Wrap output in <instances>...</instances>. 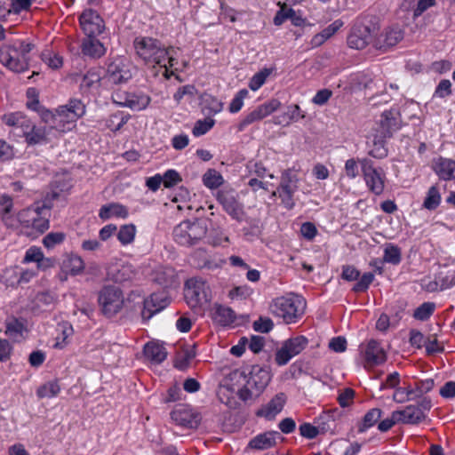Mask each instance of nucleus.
Wrapping results in <instances>:
<instances>
[{"mask_svg":"<svg viewBox=\"0 0 455 455\" xmlns=\"http://www.w3.org/2000/svg\"><path fill=\"white\" fill-rule=\"evenodd\" d=\"M40 58L49 68L57 69L62 66V58L58 54L52 53L50 50H44L41 52Z\"/></svg>","mask_w":455,"mask_h":455,"instance_id":"603ef678","label":"nucleus"},{"mask_svg":"<svg viewBox=\"0 0 455 455\" xmlns=\"http://www.w3.org/2000/svg\"><path fill=\"white\" fill-rule=\"evenodd\" d=\"M441 204V194L437 186H432L428 188L427 196L423 202V207L429 211L435 210Z\"/></svg>","mask_w":455,"mask_h":455,"instance_id":"ea45409f","label":"nucleus"},{"mask_svg":"<svg viewBox=\"0 0 455 455\" xmlns=\"http://www.w3.org/2000/svg\"><path fill=\"white\" fill-rule=\"evenodd\" d=\"M403 38V31L398 26L385 28L374 38L373 46L381 51H387L397 44Z\"/></svg>","mask_w":455,"mask_h":455,"instance_id":"412c9836","label":"nucleus"},{"mask_svg":"<svg viewBox=\"0 0 455 455\" xmlns=\"http://www.w3.org/2000/svg\"><path fill=\"white\" fill-rule=\"evenodd\" d=\"M80 26L86 36H98L105 29V23L100 14L92 9L85 10L79 17Z\"/></svg>","mask_w":455,"mask_h":455,"instance_id":"6ab92c4d","label":"nucleus"},{"mask_svg":"<svg viewBox=\"0 0 455 455\" xmlns=\"http://www.w3.org/2000/svg\"><path fill=\"white\" fill-rule=\"evenodd\" d=\"M60 391V387L57 381H49L43 386L39 387L36 390V395L39 398H52Z\"/></svg>","mask_w":455,"mask_h":455,"instance_id":"37998d69","label":"nucleus"},{"mask_svg":"<svg viewBox=\"0 0 455 455\" xmlns=\"http://www.w3.org/2000/svg\"><path fill=\"white\" fill-rule=\"evenodd\" d=\"M50 209L51 205L46 202L34 204L20 212L19 220L37 234H43L49 228Z\"/></svg>","mask_w":455,"mask_h":455,"instance_id":"0eeeda50","label":"nucleus"},{"mask_svg":"<svg viewBox=\"0 0 455 455\" xmlns=\"http://www.w3.org/2000/svg\"><path fill=\"white\" fill-rule=\"evenodd\" d=\"M170 304V298L165 291L154 292L144 299L141 317L148 321Z\"/></svg>","mask_w":455,"mask_h":455,"instance_id":"aec40b11","label":"nucleus"},{"mask_svg":"<svg viewBox=\"0 0 455 455\" xmlns=\"http://www.w3.org/2000/svg\"><path fill=\"white\" fill-rule=\"evenodd\" d=\"M382 413L383 411L379 408H372L369 410L357 425L358 432L364 433L370 427H373L379 421Z\"/></svg>","mask_w":455,"mask_h":455,"instance_id":"c9c22d12","label":"nucleus"},{"mask_svg":"<svg viewBox=\"0 0 455 455\" xmlns=\"http://www.w3.org/2000/svg\"><path fill=\"white\" fill-rule=\"evenodd\" d=\"M136 275L135 269L131 264H116L107 270V276L115 283L131 281Z\"/></svg>","mask_w":455,"mask_h":455,"instance_id":"bb28decb","label":"nucleus"},{"mask_svg":"<svg viewBox=\"0 0 455 455\" xmlns=\"http://www.w3.org/2000/svg\"><path fill=\"white\" fill-rule=\"evenodd\" d=\"M172 419L179 426L186 428H197L201 422V415L188 405L179 404L171 412Z\"/></svg>","mask_w":455,"mask_h":455,"instance_id":"a211bd4d","label":"nucleus"},{"mask_svg":"<svg viewBox=\"0 0 455 455\" xmlns=\"http://www.w3.org/2000/svg\"><path fill=\"white\" fill-rule=\"evenodd\" d=\"M270 71L267 68L256 73L249 82V87L252 91L259 90L266 82Z\"/></svg>","mask_w":455,"mask_h":455,"instance_id":"13d9d810","label":"nucleus"},{"mask_svg":"<svg viewBox=\"0 0 455 455\" xmlns=\"http://www.w3.org/2000/svg\"><path fill=\"white\" fill-rule=\"evenodd\" d=\"M235 312L228 307L218 305L215 307L212 313V320L221 325L228 326L235 322Z\"/></svg>","mask_w":455,"mask_h":455,"instance_id":"72a5a7b5","label":"nucleus"},{"mask_svg":"<svg viewBox=\"0 0 455 455\" xmlns=\"http://www.w3.org/2000/svg\"><path fill=\"white\" fill-rule=\"evenodd\" d=\"M432 402L428 397H423L417 404L407 405L403 410L395 411L401 423L408 425H418L427 418V412L430 411Z\"/></svg>","mask_w":455,"mask_h":455,"instance_id":"9d476101","label":"nucleus"},{"mask_svg":"<svg viewBox=\"0 0 455 455\" xmlns=\"http://www.w3.org/2000/svg\"><path fill=\"white\" fill-rule=\"evenodd\" d=\"M435 308L434 302H424L415 309L413 317L417 320L426 321L433 315Z\"/></svg>","mask_w":455,"mask_h":455,"instance_id":"8fccbe9b","label":"nucleus"},{"mask_svg":"<svg viewBox=\"0 0 455 455\" xmlns=\"http://www.w3.org/2000/svg\"><path fill=\"white\" fill-rule=\"evenodd\" d=\"M307 344L308 339L305 336L300 335L288 339L275 352V361L276 364L279 366L287 364L292 357L304 350Z\"/></svg>","mask_w":455,"mask_h":455,"instance_id":"4468645a","label":"nucleus"},{"mask_svg":"<svg viewBox=\"0 0 455 455\" xmlns=\"http://www.w3.org/2000/svg\"><path fill=\"white\" fill-rule=\"evenodd\" d=\"M62 268L72 275H77L84 271V262L80 256L70 254L63 260Z\"/></svg>","mask_w":455,"mask_h":455,"instance_id":"4c0bfd02","label":"nucleus"},{"mask_svg":"<svg viewBox=\"0 0 455 455\" xmlns=\"http://www.w3.org/2000/svg\"><path fill=\"white\" fill-rule=\"evenodd\" d=\"M298 176L290 169L283 172L280 184L273 196L278 195L282 204L287 210H291L294 205L293 196L298 189Z\"/></svg>","mask_w":455,"mask_h":455,"instance_id":"9b49d317","label":"nucleus"},{"mask_svg":"<svg viewBox=\"0 0 455 455\" xmlns=\"http://www.w3.org/2000/svg\"><path fill=\"white\" fill-rule=\"evenodd\" d=\"M151 99L144 93H130L125 96L124 101L121 102L122 107H126L132 110L140 111L145 109L150 103Z\"/></svg>","mask_w":455,"mask_h":455,"instance_id":"2f4dec72","label":"nucleus"},{"mask_svg":"<svg viewBox=\"0 0 455 455\" xmlns=\"http://www.w3.org/2000/svg\"><path fill=\"white\" fill-rule=\"evenodd\" d=\"M144 355L155 364L163 363L167 357L166 348L159 342H148L144 347Z\"/></svg>","mask_w":455,"mask_h":455,"instance_id":"c756f323","label":"nucleus"},{"mask_svg":"<svg viewBox=\"0 0 455 455\" xmlns=\"http://www.w3.org/2000/svg\"><path fill=\"white\" fill-rule=\"evenodd\" d=\"M280 434L277 431H268L263 434L257 435L250 442L248 446L251 449L263 451L270 449L276 444V437Z\"/></svg>","mask_w":455,"mask_h":455,"instance_id":"cd10ccee","label":"nucleus"},{"mask_svg":"<svg viewBox=\"0 0 455 455\" xmlns=\"http://www.w3.org/2000/svg\"><path fill=\"white\" fill-rule=\"evenodd\" d=\"M132 76L130 63L126 60L117 57L108 64L106 74L103 76V82L106 85H118L126 84Z\"/></svg>","mask_w":455,"mask_h":455,"instance_id":"1a4fd4ad","label":"nucleus"},{"mask_svg":"<svg viewBox=\"0 0 455 455\" xmlns=\"http://www.w3.org/2000/svg\"><path fill=\"white\" fill-rule=\"evenodd\" d=\"M185 299L191 307H196L210 300V288L201 278H190L185 283Z\"/></svg>","mask_w":455,"mask_h":455,"instance_id":"f8f14e48","label":"nucleus"},{"mask_svg":"<svg viewBox=\"0 0 455 455\" xmlns=\"http://www.w3.org/2000/svg\"><path fill=\"white\" fill-rule=\"evenodd\" d=\"M130 116L116 112L106 119V126L112 132L119 131L129 120Z\"/></svg>","mask_w":455,"mask_h":455,"instance_id":"a19ab883","label":"nucleus"},{"mask_svg":"<svg viewBox=\"0 0 455 455\" xmlns=\"http://www.w3.org/2000/svg\"><path fill=\"white\" fill-rule=\"evenodd\" d=\"M215 124V120L212 117H206L203 120H198L195 124V126L192 130V133L194 136L198 137L205 134L208 131H210L213 125Z\"/></svg>","mask_w":455,"mask_h":455,"instance_id":"864d4df0","label":"nucleus"},{"mask_svg":"<svg viewBox=\"0 0 455 455\" xmlns=\"http://www.w3.org/2000/svg\"><path fill=\"white\" fill-rule=\"evenodd\" d=\"M400 384V375L397 371L390 373L386 380L380 384L379 389L383 390L385 388H395L399 387Z\"/></svg>","mask_w":455,"mask_h":455,"instance_id":"338daca9","label":"nucleus"},{"mask_svg":"<svg viewBox=\"0 0 455 455\" xmlns=\"http://www.w3.org/2000/svg\"><path fill=\"white\" fill-rule=\"evenodd\" d=\"M196 357L194 347L186 348L180 353L174 362L175 368L184 371L189 364L190 361Z\"/></svg>","mask_w":455,"mask_h":455,"instance_id":"c03bdc74","label":"nucleus"},{"mask_svg":"<svg viewBox=\"0 0 455 455\" xmlns=\"http://www.w3.org/2000/svg\"><path fill=\"white\" fill-rule=\"evenodd\" d=\"M202 109L207 115L213 116L222 111L223 103L211 94H204L202 97Z\"/></svg>","mask_w":455,"mask_h":455,"instance_id":"58836bf2","label":"nucleus"},{"mask_svg":"<svg viewBox=\"0 0 455 455\" xmlns=\"http://www.w3.org/2000/svg\"><path fill=\"white\" fill-rule=\"evenodd\" d=\"M359 163L369 190L376 196L381 195L385 188L386 179L383 170L375 168L373 163L368 158H363Z\"/></svg>","mask_w":455,"mask_h":455,"instance_id":"ddd939ff","label":"nucleus"},{"mask_svg":"<svg viewBox=\"0 0 455 455\" xmlns=\"http://www.w3.org/2000/svg\"><path fill=\"white\" fill-rule=\"evenodd\" d=\"M127 216V208L118 203L104 204L99 212V217L103 220H108L112 217L125 219Z\"/></svg>","mask_w":455,"mask_h":455,"instance_id":"473e14b6","label":"nucleus"},{"mask_svg":"<svg viewBox=\"0 0 455 455\" xmlns=\"http://www.w3.org/2000/svg\"><path fill=\"white\" fill-rule=\"evenodd\" d=\"M101 313L107 317L118 314L124 304L123 291L115 285H105L98 295Z\"/></svg>","mask_w":455,"mask_h":455,"instance_id":"6e6552de","label":"nucleus"},{"mask_svg":"<svg viewBox=\"0 0 455 455\" xmlns=\"http://www.w3.org/2000/svg\"><path fill=\"white\" fill-rule=\"evenodd\" d=\"M102 84H105L100 68H93L89 69L87 73L83 76L80 88L83 91H90L99 88Z\"/></svg>","mask_w":455,"mask_h":455,"instance_id":"7c9ffc66","label":"nucleus"},{"mask_svg":"<svg viewBox=\"0 0 455 455\" xmlns=\"http://www.w3.org/2000/svg\"><path fill=\"white\" fill-rule=\"evenodd\" d=\"M305 307L306 302L302 297L294 294L276 298L269 307L272 315L287 324L296 323L303 315Z\"/></svg>","mask_w":455,"mask_h":455,"instance_id":"20e7f679","label":"nucleus"},{"mask_svg":"<svg viewBox=\"0 0 455 455\" xmlns=\"http://www.w3.org/2000/svg\"><path fill=\"white\" fill-rule=\"evenodd\" d=\"M274 328L273 321L268 317H259L253 323V329L261 333H267Z\"/></svg>","mask_w":455,"mask_h":455,"instance_id":"680f3d73","label":"nucleus"},{"mask_svg":"<svg viewBox=\"0 0 455 455\" xmlns=\"http://www.w3.org/2000/svg\"><path fill=\"white\" fill-rule=\"evenodd\" d=\"M217 200L224 211L234 220L241 222L244 220L243 205L239 201L238 194L233 189H221L217 194Z\"/></svg>","mask_w":455,"mask_h":455,"instance_id":"2eb2a0df","label":"nucleus"},{"mask_svg":"<svg viewBox=\"0 0 455 455\" xmlns=\"http://www.w3.org/2000/svg\"><path fill=\"white\" fill-rule=\"evenodd\" d=\"M317 427L320 433L331 432L335 427V421L329 412L322 413L316 419Z\"/></svg>","mask_w":455,"mask_h":455,"instance_id":"09e8293b","label":"nucleus"},{"mask_svg":"<svg viewBox=\"0 0 455 455\" xmlns=\"http://www.w3.org/2000/svg\"><path fill=\"white\" fill-rule=\"evenodd\" d=\"M373 31L371 27L356 21L347 36V45L352 49L362 50L369 44H373Z\"/></svg>","mask_w":455,"mask_h":455,"instance_id":"f3484780","label":"nucleus"},{"mask_svg":"<svg viewBox=\"0 0 455 455\" xmlns=\"http://www.w3.org/2000/svg\"><path fill=\"white\" fill-rule=\"evenodd\" d=\"M207 233L204 221L185 220L177 225L172 231L174 241L182 246H193L202 240Z\"/></svg>","mask_w":455,"mask_h":455,"instance_id":"423d86ee","label":"nucleus"},{"mask_svg":"<svg viewBox=\"0 0 455 455\" xmlns=\"http://www.w3.org/2000/svg\"><path fill=\"white\" fill-rule=\"evenodd\" d=\"M401 128L400 113L395 109L384 111L379 120V130L377 132L387 138Z\"/></svg>","mask_w":455,"mask_h":455,"instance_id":"5701e85b","label":"nucleus"},{"mask_svg":"<svg viewBox=\"0 0 455 455\" xmlns=\"http://www.w3.org/2000/svg\"><path fill=\"white\" fill-rule=\"evenodd\" d=\"M363 353L366 364L371 367L382 364L387 360L383 347L376 339L369 340Z\"/></svg>","mask_w":455,"mask_h":455,"instance_id":"b1692460","label":"nucleus"},{"mask_svg":"<svg viewBox=\"0 0 455 455\" xmlns=\"http://www.w3.org/2000/svg\"><path fill=\"white\" fill-rule=\"evenodd\" d=\"M374 280V275L371 272L364 273L357 283L354 285L353 291L355 292H363L366 291L370 286V284Z\"/></svg>","mask_w":455,"mask_h":455,"instance_id":"052dcab7","label":"nucleus"},{"mask_svg":"<svg viewBox=\"0 0 455 455\" xmlns=\"http://www.w3.org/2000/svg\"><path fill=\"white\" fill-rule=\"evenodd\" d=\"M415 392L417 393L419 399H422L425 394L430 392L435 387V381L433 379H426L418 380L414 383Z\"/></svg>","mask_w":455,"mask_h":455,"instance_id":"4d7b16f0","label":"nucleus"},{"mask_svg":"<svg viewBox=\"0 0 455 455\" xmlns=\"http://www.w3.org/2000/svg\"><path fill=\"white\" fill-rule=\"evenodd\" d=\"M432 169L440 180H455V160L440 156L434 159Z\"/></svg>","mask_w":455,"mask_h":455,"instance_id":"a878e982","label":"nucleus"},{"mask_svg":"<svg viewBox=\"0 0 455 455\" xmlns=\"http://www.w3.org/2000/svg\"><path fill=\"white\" fill-rule=\"evenodd\" d=\"M65 237L66 235L62 232H51L44 236L43 243L46 248L51 249L63 243Z\"/></svg>","mask_w":455,"mask_h":455,"instance_id":"bf43d9fd","label":"nucleus"},{"mask_svg":"<svg viewBox=\"0 0 455 455\" xmlns=\"http://www.w3.org/2000/svg\"><path fill=\"white\" fill-rule=\"evenodd\" d=\"M286 399L287 397L284 393L276 394L257 411V416L264 417L267 419H273L283 409Z\"/></svg>","mask_w":455,"mask_h":455,"instance_id":"393cba45","label":"nucleus"},{"mask_svg":"<svg viewBox=\"0 0 455 455\" xmlns=\"http://www.w3.org/2000/svg\"><path fill=\"white\" fill-rule=\"evenodd\" d=\"M136 234V227L133 224H125L121 226L117 239L123 245L130 244L133 242Z\"/></svg>","mask_w":455,"mask_h":455,"instance_id":"79ce46f5","label":"nucleus"},{"mask_svg":"<svg viewBox=\"0 0 455 455\" xmlns=\"http://www.w3.org/2000/svg\"><path fill=\"white\" fill-rule=\"evenodd\" d=\"M205 187L212 189L219 188L223 183V177L214 169H209L203 176Z\"/></svg>","mask_w":455,"mask_h":455,"instance_id":"a18cd8bd","label":"nucleus"},{"mask_svg":"<svg viewBox=\"0 0 455 455\" xmlns=\"http://www.w3.org/2000/svg\"><path fill=\"white\" fill-rule=\"evenodd\" d=\"M234 375L246 379V383L237 392L239 398L245 403L259 397L271 379L270 372L259 365H252L248 377L243 372H235Z\"/></svg>","mask_w":455,"mask_h":455,"instance_id":"7ed1b4c3","label":"nucleus"},{"mask_svg":"<svg viewBox=\"0 0 455 455\" xmlns=\"http://www.w3.org/2000/svg\"><path fill=\"white\" fill-rule=\"evenodd\" d=\"M162 178L163 184L166 188H171L182 181L180 174L172 169L167 170L164 175H162Z\"/></svg>","mask_w":455,"mask_h":455,"instance_id":"6e6d98bb","label":"nucleus"},{"mask_svg":"<svg viewBox=\"0 0 455 455\" xmlns=\"http://www.w3.org/2000/svg\"><path fill=\"white\" fill-rule=\"evenodd\" d=\"M248 95L249 91L247 89H241L240 91H238L228 106L229 112H239L243 106V100L247 98Z\"/></svg>","mask_w":455,"mask_h":455,"instance_id":"5fc2aeb1","label":"nucleus"},{"mask_svg":"<svg viewBox=\"0 0 455 455\" xmlns=\"http://www.w3.org/2000/svg\"><path fill=\"white\" fill-rule=\"evenodd\" d=\"M58 331L60 332V335L57 336L56 339V347H63L66 344V340L68 338L72 336L74 331L72 325L68 322H62L58 324Z\"/></svg>","mask_w":455,"mask_h":455,"instance_id":"3c124183","label":"nucleus"},{"mask_svg":"<svg viewBox=\"0 0 455 455\" xmlns=\"http://www.w3.org/2000/svg\"><path fill=\"white\" fill-rule=\"evenodd\" d=\"M155 283L164 289L176 288L180 284L178 275L175 269L169 266L156 267L152 274Z\"/></svg>","mask_w":455,"mask_h":455,"instance_id":"4be33fe9","label":"nucleus"},{"mask_svg":"<svg viewBox=\"0 0 455 455\" xmlns=\"http://www.w3.org/2000/svg\"><path fill=\"white\" fill-rule=\"evenodd\" d=\"M318 427L310 423H303L299 426V434L307 439H314L319 434Z\"/></svg>","mask_w":455,"mask_h":455,"instance_id":"69168bd1","label":"nucleus"},{"mask_svg":"<svg viewBox=\"0 0 455 455\" xmlns=\"http://www.w3.org/2000/svg\"><path fill=\"white\" fill-rule=\"evenodd\" d=\"M329 347L336 353H342L347 349V339L342 336L332 338L329 342Z\"/></svg>","mask_w":455,"mask_h":455,"instance_id":"774afa93","label":"nucleus"},{"mask_svg":"<svg viewBox=\"0 0 455 455\" xmlns=\"http://www.w3.org/2000/svg\"><path fill=\"white\" fill-rule=\"evenodd\" d=\"M281 103L278 100L272 99L263 104L259 105L251 112L243 116V118L237 124V130L243 132L245 128L254 123L259 122L265 117L271 115L273 112L277 110Z\"/></svg>","mask_w":455,"mask_h":455,"instance_id":"dca6fc26","label":"nucleus"},{"mask_svg":"<svg viewBox=\"0 0 455 455\" xmlns=\"http://www.w3.org/2000/svg\"><path fill=\"white\" fill-rule=\"evenodd\" d=\"M44 259V253L40 248L33 246L30 247L25 254L23 259L24 263L37 262L39 263Z\"/></svg>","mask_w":455,"mask_h":455,"instance_id":"e2e57ef3","label":"nucleus"},{"mask_svg":"<svg viewBox=\"0 0 455 455\" xmlns=\"http://www.w3.org/2000/svg\"><path fill=\"white\" fill-rule=\"evenodd\" d=\"M81 50L84 55L93 59H99L106 52L105 46L96 36H86L82 41Z\"/></svg>","mask_w":455,"mask_h":455,"instance_id":"c85d7f7f","label":"nucleus"},{"mask_svg":"<svg viewBox=\"0 0 455 455\" xmlns=\"http://www.w3.org/2000/svg\"><path fill=\"white\" fill-rule=\"evenodd\" d=\"M395 423H401V421L398 415H395V411H394L390 418H387L379 422L378 429L382 433L387 432Z\"/></svg>","mask_w":455,"mask_h":455,"instance_id":"0e129e2a","label":"nucleus"},{"mask_svg":"<svg viewBox=\"0 0 455 455\" xmlns=\"http://www.w3.org/2000/svg\"><path fill=\"white\" fill-rule=\"evenodd\" d=\"M401 250L398 246L388 244L384 250L383 261L393 265H398L401 262Z\"/></svg>","mask_w":455,"mask_h":455,"instance_id":"de8ad7c7","label":"nucleus"},{"mask_svg":"<svg viewBox=\"0 0 455 455\" xmlns=\"http://www.w3.org/2000/svg\"><path fill=\"white\" fill-rule=\"evenodd\" d=\"M386 139H387V137L376 132L371 140L372 146L371 148L369 149L368 154L374 158H385L387 156V149L385 147Z\"/></svg>","mask_w":455,"mask_h":455,"instance_id":"f704fd0d","label":"nucleus"},{"mask_svg":"<svg viewBox=\"0 0 455 455\" xmlns=\"http://www.w3.org/2000/svg\"><path fill=\"white\" fill-rule=\"evenodd\" d=\"M25 140L28 145H36L46 141L45 129L34 124V129L28 132L25 137Z\"/></svg>","mask_w":455,"mask_h":455,"instance_id":"49530a36","label":"nucleus"},{"mask_svg":"<svg viewBox=\"0 0 455 455\" xmlns=\"http://www.w3.org/2000/svg\"><path fill=\"white\" fill-rule=\"evenodd\" d=\"M85 114V105L82 100L70 99L66 105L60 106L56 109L54 117V129L66 132L71 131L76 121Z\"/></svg>","mask_w":455,"mask_h":455,"instance_id":"39448f33","label":"nucleus"},{"mask_svg":"<svg viewBox=\"0 0 455 455\" xmlns=\"http://www.w3.org/2000/svg\"><path fill=\"white\" fill-rule=\"evenodd\" d=\"M133 44L137 54L146 63L158 65L164 68V76L170 77L169 68L174 67L178 62L173 56L175 52L173 47H166L158 39L147 36L136 37Z\"/></svg>","mask_w":455,"mask_h":455,"instance_id":"f257e3e1","label":"nucleus"},{"mask_svg":"<svg viewBox=\"0 0 455 455\" xmlns=\"http://www.w3.org/2000/svg\"><path fill=\"white\" fill-rule=\"evenodd\" d=\"M25 330L26 327L23 322L19 319L12 318L6 321L5 334L13 341H21L24 339L23 332Z\"/></svg>","mask_w":455,"mask_h":455,"instance_id":"e433bc0d","label":"nucleus"},{"mask_svg":"<svg viewBox=\"0 0 455 455\" xmlns=\"http://www.w3.org/2000/svg\"><path fill=\"white\" fill-rule=\"evenodd\" d=\"M2 41H4L2 49L6 50L7 58L2 64L14 73H21L33 67L29 63L28 54L34 48L32 44H25L21 40L7 38L4 29L2 28Z\"/></svg>","mask_w":455,"mask_h":455,"instance_id":"f03ea898","label":"nucleus"}]
</instances>
